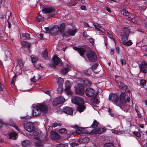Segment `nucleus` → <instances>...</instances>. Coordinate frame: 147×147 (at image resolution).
<instances>
[{
	"mask_svg": "<svg viewBox=\"0 0 147 147\" xmlns=\"http://www.w3.org/2000/svg\"><path fill=\"white\" fill-rule=\"evenodd\" d=\"M86 96L88 97H91L94 96L95 94V91L93 88H88L85 91Z\"/></svg>",
	"mask_w": 147,
	"mask_h": 147,
	"instance_id": "6e6552de",
	"label": "nucleus"
},
{
	"mask_svg": "<svg viewBox=\"0 0 147 147\" xmlns=\"http://www.w3.org/2000/svg\"><path fill=\"white\" fill-rule=\"evenodd\" d=\"M81 9L83 10H85L86 9V7L84 5H82L81 7Z\"/></svg>",
	"mask_w": 147,
	"mask_h": 147,
	"instance_id": "680f3d73",
	"label": "nucleus"
},
{
	"mask_svg": "<svg viewBox=\"0 0 147 147\" xmlns=\"http://www.w3.org/2000/svg\"><path fill=\"white\" fill-rule=\"evenodd\" d=\"M116 51L117 52L118 54H119V48L118 47H116Z\"/></svg>",
	"mask_w": 147,
	"mask_h": 147,
	"instance_id": "774afa93",
	"label": "nucleus"
},
{
	"mask_svg": "<svg viewBox=\"0 0 147 147\" xmlns=\"http://www.w3.org/2000/svg\"><path fill=\"white\" fill-rule=\"evenodd\" d=\"M57 82L58 84L62 85L63 82V80L62 78L59 77L57 79Z\"/></svg>",
	"mask_w": 147,
	"mask_h": 147,
	"instance_id": "4c0bfd02",
	"label": "nucleus"
},
{
	"mask_svg": "<svg viewBox=\"0 0 147 147\" xmlns=\"http://www.w3.org/2000/svg\"><path fill=\"white\" fill-rule=\"evenodd\" d=\"M86 51V50L85 49L83 48H80L78 52L80 55L82 56L84 55Z\"/></svg>",
	"mask_w": 147,
	"mask_h": 147,
	"instance_id": "cd10ccee",
	"label": "nucleus"
},
{
	"mask_svg": "<svg viewBox=\"0 0 147 147\" xmlns=\"http://www.w3.org/2000/svg\"><path fill=\"white\" fill-rule=\"evenodd\" d=\"M72 102L75 104L78 105L80 104H83L84 102V100L82 98L78 97H73L72 99Z\"/></svg>",
	"mask_w": 147,
	"mask_h": 147,
	"instance_id": "0eeeda50",
	"label": "nucleus"
},
{
	"mask_svg": "<svg viewBox=\"0 0 147 147\" xmlns=\"http://www.w3.org/2000/svg\"><path fill=\"white\" fill-rule=\"evenodd\" d=\"M9 138L16 140L17 138V134L16 133L13 132L9 133Z\"/></svg>",
	"mask_w": 147,
	"mask_h": 147,
	"instance_id": "a878e982",
	"label": "nucleus"
},
{
	"mask_svg": "<svg viewBox=\"0 0 147 147\" xmlns=\"http://www.w3.org/2000/svg\"><path fill=\"white\" fill-rule=\"evenodd\" d=\"M112 132L113 133L116 134H119V133H118V130H112Z\"/></svg>",
	"mask_w": 147,
	"mask_h": 147,
	"instance_id": "69168bd1",
	"label": "nucleus"
},
{
	"mask_svg": "<svg viewBox=\"0 0 147 147\" xmlns=\"http://www.w3.org/2000/svg\"><path fill=\"white\" fill-rule=\"evenodd\" d=\"M48 53L46 49H44L42 51V56L45 58H46L47 57Z\"/></svg>",
	"mask_w": 147,
	"mask_h": 147,
	"instance_id": "473e14b6",
	"label": "nucleus"
},
{
	"mask_svg": "<svg viewBox=\"0 0 147 147\" xmlns=\"http://www.w3.org/2000/svg\"><path fill=\"white\" fill-rule=\"evenodd\" d=\"M140 84L142 86H144L146 84V81L144 80H142L140 81Z\"/></svg>",
	"mask_w": 147,
	"mask_h": 147,
	"instance_id": "8fccbe9b",
	"label": "nucleus"
},
{
	"mask_svg": "<svg viewBox=\"0 0 147 147\" xmlns=\"http://www.w3.org/2000/svg\"><path fill=\"white\" fill-rule=\"evenodd\" d=\"M104 147H114V146L112 143H106L105 144Z\"/></svg>",
	"mask_w": 147,
	"mask_h": 147,
	"instance_id": "79ce46f5",
	"label": "nucleus"
},
{
	"mask_svg": "<svg viewBox=\"0 0 147 147\" xmlns=\"http://www.w3.org/2000/svg\"><path fill=\"white\" fill-rule=\"evenodd\" d=\"M30 142L28 140H26L22 142V145L24 147H26L28 146L30 144Z\"/></svg>",
	"mask_w": 147,
	"mask_h": 147,
	"instance_id": "f704fd0d",
	"label": "nucleus"
},
{
	"mask_svg": "<svg viewBox=\"0 0 147 147\" xmlns=\"http://www.w3.org/2000/svg\"><path fill=\"white\" fill-rule=\"evenodd\" d=\"M11 16V12L9 11H8L6 13L5 18H10Z\"/></svg>",
	"mask_w": 147,
	"mask_h": 147,
	"instance_id": "a19ab883",
	"label": "nucleus"
},
{
	"mask_svg": "<svg viewBox=\"0 0 147 147\" xmlns=\"http://www.w3.org/2000/svg\"><path fill=\"white\" fill-rule=\"evenodd\" d=\"M76 31V30H72L69 29L66 32L63 34V36L65 37H68L69 36H74L75 35Z\"/></svg>",
	"mask_w": 147,
	"mask_h": 147,
	"instance_id": "dca6fc26",
	"label": "nucleus"
},
{
	"mask_svg": "<svg viewBox=\"0 0 147 147\" xmlns=\"http://www.w3.org/2000/svg\"><path fill=\"white\" fill-rule=\"evenodd\" d=\"M93 25L96 29H97L99 31H101V30L100 29L102 28L101 26H100L98 24H93Z\"/></svg>",
	"mask_w": 147,
	"mask_h": 147,
	"instance_id": "58836bf2",
	"label": "nucleus"
},
{
	"mask_svg": "<svg viewBox=\"0 0 147 147\" xmlns=\"http://www.w3.org/2000/svg\"><path fill=\"white\" fill-rule=\"evenodd\" d=\"M120 62L121 64L123 65H125L126 63L125 60L123 59H120Z\"/></svg>",
	"mask_w": 147,
	"mask_h": 147,
	"instance_id": "3c124183",
	"label": "nucleus"
},
{
	"mask_svg": "<svg viewBox=\"0 0 147 147\" xmlns=\"http://www.w3.org/2000/svg\"><path fill=\"white\" fill-rule=\"evenodd\" d=\"M106 130V129L104 128H99L92 131L91 134H101L105 131Z\"/></svg>",
	"mask_w": 147,
	"mask_h": 147,
	"instance_id": "2eb2a0df",
	"label": "nucleus"
},
{
	"mask_svg": "<svg viewBox=\"0 0 147 147\" xmlns=\"http://www.w3.org/2000/svg\"><path fill=\"white\" fill-rule=\"evenodd\" d=\"M126 94L125 93L122 92L120 96V100H119V102L120 105L121 104L124 105L126 103L125 99Z\"/></svg>",
	"mask_w": 147,
	"mask_h": 147,
	"instance_id": "4468645a",
	"label": "nucleus"
},
{
	"mask_svg": "<svg viewBox=\"0 0 147 147\" xmlns=\"http://www.w3.org/2000/svg\"><path fill=\"white\" fill-rule=\"evenodd\" d=\"M19 65L21 67V68H22L23 67V64L22 60L20 59L18 61Z\"/></svg>",
	"mask_w": 147,
	"mask_h": 147,
	"instance_id": "49530a36",
	"label": "nucleus"
},
{
	"mask_svg": "<svg viewBox=\"0 0 147 147\" xmlns=\"http://www.w3.org/2000/svg\"><path fill=\"white\" fill-rule=\"evenodd\" d=\"M105 9L106 10L109 12L111 13V10L110 9L107 7H105Z\"/></svg>",
	"mask_w": 147,
	"mask_h": 147,
	"instance_id": "13d9d810",
	"label": "nucleus"
},
{
	"mask_svg": "<svg viewBox=\"0 0 147 147\" xmlns=\"http://www.w3.org/2000/svg\"><path fill=\"white\" fill-rule=\"evenodd\" d=\"M133 133L138 137H140L141 136V134L139 132H136L134 131L133 132Z\"/></svg>",
	"mask_w": 147,
	"mask_h": 147,
	"instance_id": "de8ad7c7",
	"label": "nucleus"
},
{
	"mask_svg": "<svg viewBox=\"0 0 147 147\" xmlns=\"http://www.w3.org/2000/svg\"><path fill=\"white\" fill-rule=\"evenodd\" d=\"M22 46L24 47H29L31 45V44L26 41L23 42L21 43Z\"/></svg>",
	"mask_w": 147,
	"mask_h": 147,
	"instance_id": "72a5a7b5",
	"label": "nucleus"
},
{
	"mask_svg": "<svg viewBox=\"0 0 147 147\" xmlns=\"http://www.w3.org/2000/svg\"><path fill=\"white\" fill-rule=\"evenodd\" d=\"M45 93H46V94H48V95L50 96L51 95V92L49 90H47L46 91H45Z\"/></svg>",
	"mask_w": 147,
	"mask_h": 147,
	"instance_id": "052dcab7",
	"label": "nucleus"
},
{
	"mask_svg": "<svg viewBox=\"0 0 147 147\" xmlns=\"http://www.w3.org/2000/svg\"><path fill=\"white\" fill-rule=\"evenodd\" d=\"M65 26V24L64 23H63L60 24L59 29V31L60 33L61 34L63 33L64 31Z\"/></svg>",
	"mask_w": 147,
	"mask_h": 147,
	"instance_id": "b1692460",
	"label": "nucleus"
},
{
	"mask_svg": "<svg viewBox=\"0 0 147 147\" xmlns=\"http://www.w3.org/2000/svg\"><path fill=\"white\" fill-rule=\"evenodd\" d=\"M119 88L121 89L123 91H126L127 92H130V89L127 88V87L125 84H123L122 82H119Z\"/></svg>",
	"mask_w": 147,
	"mask_h": 147,
	"instance_id": "f3484780",
	"label": "nucleus"
},
{
	"mask_svg": "<svg viewBox=\"0 0 147 147\" xmlns=\"http://www.w3.org/2000/svg\"><path fill=\"white\" fill-rule=\"evenodd\" d=\"M53 63L56 65H59L61 66L62 63L60 59L57 56H54L53 58Z\"/></svg>",
	"mask_w": 147,
	"mask_h": 147,
	"instance_id": "a211bd4d",
	"label": "nucleus"
},
{
	"mask_svg": "<svg viewBox=\"0 0 147 147\" xmlns=\"http://www.w3.org/2000/svg\"><path fill=\"white\" fill-rule=\"evenodd\" d=\"M57 126H58V123H55L53 125V127H55Z\"/></svg>",
	"mask_w": 147,
	"mask_h": 147,
	"instance_id": "338daca9",
	"label": "nucleus"
},
{
	"mask_svg": "<svg viewBox=\"0 0 147 147\" xmlns=\"http://www.w3.org/2000/svg\"><path fill=\"white\" fill-rule=\"evenodd\" d=\"M109 99L111 100L117 106H120V104L119 101V97L116 94H110L109 96Z\"/></svg>",
	"mask_w": 147,
	"mask_h": 147,
	"instance_id": "39448f33",
	"label": "nucleus"
},
{
	"mask_svg": "<svg viewBox=\"0 0 147 147\" xmlns=\"http://www.w3.org/2000/svg\"><path fill=\"white\" fill-rule=\"evenodd\" d=\"M71 68V67L70 66L67 65L66 68H63L61 70V73L63 74H66L67 72L69 71V69Z\"/></svg>",
	"mask_w": 147,
	"mask_h": 147,
	"instance_id": "5701e85b",
	"label": "nucleus"
},
{
	"mask_svg": "<svg viewBox=\"0 0 147 147\" xmlns=\"http://www.w3.org/2000/svg\"><path fill=\"white\" fill-rule=\"evenodd\" d=\"M24 127L25 129L29 132H32L34 130L33 123L31 122L27 123L24 124Z\"/></svg>",
	"mask_w": 147,
	"mask_h": 147,
	"instance_id": "423d86ee",
	"label": "nucleus"
},
{
	"mask_svg": "<svg viewBox=\"0 0 147 147\" xmlns=\"http://www.w3.org/2000/svg\"><path fill=\"white\" fill-rule=\"evenodd\" d=\"M32 63H34L38 60L37 57L34 55H32L30 57Z\"/></svg>",
	"mask_w": 147,
	"mask_h": 147,
	"instance_id": "e433bc0d",
	"label": "nucleus"
},
{
	"mask_svg": "<svg viewBox=\"0 0 147 147\" xmlns=\"http://www.w3.org/2000/svg\"><path fill=\"white\" fill-rule=\"evenodd\" d=\"M33 135L34 138L37 140L40 139V140H41L40 138H42L43 136L42 133L39 130H37L34 132L33 133Z\"/></svg>",
	"mask_w": 147,
	"mask_h": 147,
	"instance_id": "9d476101",
	"label": "nucleus"
},
{
	"mask_svg": "<svg viewBox=\"0 0 147 147\" xmlns=\"http://www.w3.org/2000/svg\"><path fill=\"white\" fill-rule=\"evenodd\" d=\"M63 111L65 113L70 115L73 114V110L72 108L70 107H65L64 108Z\"/></svg>",
	"mask_w": 147,
	"mask_h": 147,
	"instance_id": "6ab92c4d",
	"label": "nucleus"
},
{
	"mask_svg": "<svg viewBox=\"0 0 147 147\" xmlns=\"http://www.w3.org/2000/svg\"><path fill=\"white\" fill-rule=\"evenodd\" d=\"M98 65L97 64H94L92 67V69H95L98 66Z\"/></svg>",
	"mask_w": 147,
	"mask_h": 147,
	"instance_id": "6e6d98bb",
	"label": "nucleus"
},
{
	"mask_svg": "<svg viewBox=\"0 0 147 147\" xmlns=\"http://www.w3.org/2000/svg\"><path fill=\"white\" fill-rule=\"evenodd\" d=\"M140 71L143 73H146L147 72V63L145 62H143L140 66Z\"/></svg>",
	"mask_w": 147,
	"mask_h": 147,
	"instance_id": "9b49d317",
	"label": "nucleus"
},
{
	"mask_svg": "<svg viewBox=\"0 0 147 147\" xmlns=\"http://www.w3.org/2000/svg\"><path fill=\"white\" fill-rule=\"evenodd\" d=\"M35 20L33 22H34L36 23H38L39 22H42L44 20L43 19H34Z\"/></svg>",
	"mask_w": 147,
	"mask_h": 147,
	"instance_id": "a18cd8bd",
	"label": "nucleus"
},
{
	"mask_svg": "<svg viewBox=\"0 0 147 147\" xmlns=\"http://www.w3.org/2000/svg\"><path fill=\"white\" fill-rule=\"evenodd\" d=\"M65 98L62 96L57 97L55 98L53 101L54 105L61 104L65 101Z\"/></svg>",
	"mask_w": 147,
	"mask_h": 147,
	"instance_id": "f8f14e48",
	"label": "nucleus"
},
{
	"mask_svg": "<svg viewBox=\"0 0 147 147\" xmlns=\"http://www.w3.org/2000/svg\"><path fill=\"white\" fill-rule=\"evenodd\" d=\"M32 117L31 116H29V115H27L26 116L23 117H21V119H29Z\"/></svg>",
	"mask_w": 147,
	"mask_h": 147,
	"instance_id": "603ef678",
	"label": "nucleus"
},
{
	"mask_svg": "<svg viewBox=\"0 0 147 147\" xmlns=\"http://www.w3.org/2000/svg\"><path fill=\"white\" fill-rule=\"evenodd\" d=\"M4 88V87L3 85H0V91H2L3 89Z\"/></svg>",
	"mask_w": 147,
	"mask_h": 147,
	"instance_id": "e2e57ef3",
	"label": "nucleus"
},
{
	"mask_svg": "<svg viewBox=\"0 0 147 147\" xmlns=\"http://www.w3.org/2000/svg\"><path fill=\"white\" fill-rule=\"evenodd\" d=\"M16 75H15L13 77V79L12 81L11 82V84H13L14 82L15 79V78H16Z\"/></svg>",
	"mask_w": 147,
	"mask_h": 147,
	"instance_id": "5fc2aeb1",
	"label": "nucleus"
},
{
	"mask_svg": "<svg viewBox=\"0 0 147 147\" xmlns=\"http://www.w3.org/2000/svg\"><path fill=\"white\" fill-rule=\"evenodd\" d=\"M83 37H87L88 35L87 34V33L85 32H84L83 34Z\"/></svg>",
	"mask_w": 147,
	"mask_h": 147,
	"instance_id": "bf43d9fd",
	"label": "nucleus"
},
{
	"mask_svg": "<svg viewBox=\"0 0 147 147\" xmlns=\"http://www.w3.org/2000/svg\"><path fill=\"white\" fill-rule=\"evenodd\" d=\"M22 36L23 37L27 39H30V34L28 33H24L22 34Z\"/></svg>",
	"mask_w": 147,
	"mask_h": 147,
	"instance_id": "c9c22d12",
	"label": "nucleus"
},
{
	"mask_svg": "<svg viewBox=\"0 0 147 147\" xmlns=\"http://www.w3.org/2000/svg\"><path fill=\"white\" fill-rule=\"evenodd\" d=\"M123 15L125 16H127L129 18H134L133 16L131 13L126 10H123L122 12Z\"/></svg>",
	"mask_w": 147,
	"mask_h": 147,
	"instance_id": "aec40b11",
	"label": "nucleus"
},
{
	"mask_svg": "<svg viewBox=\"0 0 147 147\" xmlns=\"http://www.w3.org/2000/svg\"><path fill=\"white\" fill-rule=\"evenodd\" d=\"M59 132L61 134L65 133L67 132L65 128H61L59 129Z\"/></svg>",
	"mask_w": 147,
	"mask_h": 147,
	"instance_id": "37998d69",
	"label": "nucleus"
},
{
	"mask_svg": "<svg viewBox=\"0 0 147 147\" xmlns=\"http://www.w3.org/2000/svg\"><path fill=\"white\" fill-rule=\"evenodd\" d=\"M42 12L45 14H50L49 17H54L55 10L54 8L51 7H45L42 10Z\"/></svg>",
	"mask_w": 147,
	"mask_h": 147,
	"instance_id": "7ed1b4c3",
	"label": "nucleus"
},
{
	"mask_svg": "<svg viewBox=\"0 0 147 147\" xmlns=\"http://www.w3.org/2000/svg\"><path fill=\"white\" fill-rule=\"evenodd\" d=\"M129 21H130V22H132L133 23L135 24H138L139 23L138 22L137 19H129Z\"/></svg>",
	"mask_w": 147,
	"mask_h": 147,
	"instance_id": "c03bdc74",
	"label": "nucleus"
},
{
	"mask_svg": "<svg viewBox=\"0 0 147 147\" xmlns=\"http://www.w3.org/2000/svg\"><path fill=\"white\" fill-rule=\"evenodd\" d=\"M80 85V87H78L76 89L75 92L78 95H83L84 94V87L82 85Z\"/></svg>",
	"mask_w": 147,
	"mask_h": 147,
	"instance_id": "ddd939ff",
	"label": "nucleus"
},
{
	"mask_svg": "<svg viewBox=\"0 0 147 147\" xmlns=\"http://www.w3.org/2000/svg\"><path fill=\"white\" fill-rule=\"evenodd\" d=\"M70 87L69 86H66L65 89V91L66 93L68 94L71 95L72 92L70 91Z\"/></svg>",
	"mask_w": 147,
	"mask_h": 147,
	"instance_id": "c85d7f7f",
	"label": "nucleus"
},
{
	"mask_svg": "<svg viewBox=\"0 0 147 147\" xmlns=\"http://www.w3.org/2000/svg\"><path fill=\"white\" fill-rule=\"evenodd\" d=\"M59 26L55 25L52 27L50 28V34L53 35H57L59 31Z\"/></svg>",
	"mask_w": 147,
	"mask_h": 147,
	"instance_id": "1a4fd4ad",
	"label": "nucleus"
},
{
	"mask_svg": "<svg viewBox=\"0 0 147 147\" xmlns=\"http://www.w3.org/2000/svg\"><path fill=\"white\" fill-rule=\"evenodd\" d=\"M90 42V43H93L94 42V39L93 38H90L89 40Z\"/></svg>",
	"mask_w": 147,
	"mask_h": 147,
	"instance_id": "0e129e2a",
	"label": "nucleus"
},
{
	"mask_svg": "<svg viewBox=\"0 0 147 147\" xmlns=\"http://www.w3.org/2000/svg\"><path fill=\"white\" fill-rule=\"evenodd\" d=\"M63 87L62 85H59L57 89V91L58 92H61L63 90Z\"/></svg>",
	"mask_w": 147,
	"mask_h": 147,
	"instance_id": "09e8293b",
	"label": "nucleus"
},
{
	"mask_svg": "<svg viewBox=\"0 0 147 147\" xmlns=\"http://www.w3.org/2000/svg\"><path fill=\"white\" fill-rule=\"evenodd\" d=\"M123 33L124 35L127 36L130 32V29L128 27H124L123 29Z\"/></svg>",
	"mask_w": 147,
	"mask_h": 147,
	"instance_id": "393cba45",
	"label": "nucleus"
},
{
	"mask_svg": "<svg viewBox=\"0 0 147 147\" xmlns=\"http://www.w3.org/2000/svg\"><path fill=\"white\" fill-rule=\"evenodd\" d=\"M121 35L122 36L121 43L123 45L128 46L132 45V42L131 40H129L127 41L128 40L127 36L124 35L122 33H121Z\"/></svg>",
	"mask_w": 147,
	"mask_h": 147,
	"instance_id": "20e7f679",
	"label": "nucleus"
},
{
	"mask_svg": "<svg viewBox=\"0 0 147 147\" xmlns=\"http://www.w3.org/2000/svg\"><path fill=\"white\" fill-rule=\"evenodd\" d=\"M57 147H65L64 145L62 144H60L57 145Z\"/></svg>",
	"mask_w": 147,
	"mask_h": 147,
	"instance_id": "4d7b16f0",
	"label": "nucleus"
},
{
	"mask_svg": "<svg viewBox=\"0 0 147 147\" xmlns=\"http://www.w3.org/2000/svg\"><path fill=\"white\" fill-rule=\"evenodd\" d=\"M74 128L76 129L75 130V131L77 134L80 135L83 134V132L82 131V130L78 127V126H75Z\"/></svg>",
	"mask_w": 147,
	"mask_h": 147,
	"instance_id": "bb28decb",
	"label": "nucleus"
},
{
	"mask_svg": "<svg viewBox=\"0 0 147 147\" xmlns=\"http://www.w3.org/2000/svg\"><path fill=\"white\" fill-rule=\"evenodd\" d=\"M41 111L44 113H47V106L42 104L37 105L33 109L32 115L35 117L38 116L41 114Z\"/></svg>",
	"mask_w": 147,
	"mask_h": 147,
	"instance_id": "f257e3e1",
	"label": "nucleus"
},
{
	"mask_svg": "<svg viewBox=\"0 0 147 147\" xmlns=\"http://www.w3.org/2000/svg\"><path fill=\"white\" fill-rule=\"evenodd\" d=\"M40 78V77L38 75L34 76L33 78L31 79V80L33 82H36L38 81Z\"/></svg>",
	"mask_w": 147,
	"mask_h": 147,
	"instance_id": "c756f323",
	"label": "nucleus"
},
{
	"mask_svg": "<svg viewBox=\"0 0 147 147\" xmlns=\"http://www.w3.org/2000/svg\"><path fill=\"white\" fill-rule=\"evenodd\" d=\"M52 138L53 139H58L60 138V136L58 134L55 132H53L51 133Z\"/></svg>",
	"mask_w": 147,
	"mask_h": 147,
	"instance_id": "4be33fe9",
	"label": "nucleus"
},
{
	"mask_svg": "<svg viewBox=\"0 0 147 147\" xmlns=\"http://www.w3.org/2000/svg\"><path fill=\"white\" fill-rule=\"evenodd\" d=\"M45 29L47 31V33L50 34V28H49V27H45Z\"/></svg>",
	"mask_w": 147,
	"mask_h": 147,
	"instance_id": "864d4df0",
	"label": "nucleus"
},
{
	"mask_svg": "<svg viewBox=\"0 0 147 147\" xmlns=\"http://www.w3.org/2000/svg\"><path fill=\"white\" fill-rule=\"evenodd\" d=\"M85 109V107L82 104H80L78 105L77 107V110L80 113L83 111Z\"/></svg>",
	"mask_w": 147,
	"mask_h": 147,
	"instance_id": "412c9836",
	"label": "nucleus"
},
{
	"mask_svg": "<svg viewBox=\"0 0 147 147\" xmlns=\"http://www.w3.org/2000/svg\"><path fill=\"white\" fill-rule=\"evenodd\" d=\"M86 55L90 61L94 62L97 59L96 55L93 51H87L86 53Z\"/></svg>",
	"mask_w": 147,
	"mask_h": 147,
	"instance_id": "f03ea898",
	"label": "nucleus"
},
{
	"mask_svg": "<svg viewBox=\"0 0 147 147\" xmlns=\"http://www.w3.org/2000/svg\"><path fill=\"white\" fill-rule=\"evenodd\" d=\"M35 144L37 147H43L42 143L41 141H37L35 142Z\"/></svg>",
	"mask_w": 147,
	"mask_h": 147,
	"instance_id": "7c9ffc66",
	"label": "nucleus"
},
{
	"mask_svg": "<svg viewBox=\"0 0 147 147\" xmlns=\"http://www.w3.org/2000/svg\"><path fill=\"white\" fill-rule=\"evenodd\" d=\"M7 22L8 24V27L10 28L11 24L13 23V19H8Z\"/></svg>",
	"mask_w": 147,
	"mask_h": 147,
	"instance_id": "ea45409f",
	"label": "nucleus"
},
{
	"mask_svg": "<svg viewBox=\"0 0 147 147\" xmlns=\"http://www.w3.org/2000/svg\"><path fill=\"white\" fill-rule=\"evenodd\" d=\"M99 123L97 122V121L94 119V121L92 125H91V127H92L93 128H95L98 127Z\"/></svg>",
	"mask_w": 147,
	"mask_h": 147,
	"instance_id": "2f4dec72",
	"label": "nucleus"
}]
</instances>
